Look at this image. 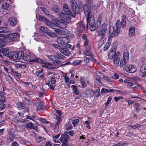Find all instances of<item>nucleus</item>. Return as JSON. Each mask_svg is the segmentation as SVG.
Here are the masks:
<instances>
[{
	"mask_svg": "<svg viewBox=\"0 0 146 146\" xmlns=\"http://www.w3.org/2000/svg\"><path fill=\"white\" fill-rule=\"evenodd\" d=\"M100 89L98 88L97 90V91L95 94V95L96 97H98L100 96Z\"/></svg>",
	"mask_w": 146,
	"mask_h": 146,
	"instance_id": "nucleus-63",
	"label": "nucleus"
},
{
	"mask_svg": "<svg viewBox=\"0 0 146 146\" xmlns=\"http://www.w3.org/2000/svg\"><path fill=\"white\" fill-rule=\"evenodd\" d=\"M112 97L111 96H110L108 98V100L107 102L105 103V105L106 106H107L109 103H110V101L111 100Z\"/></svg>",
	"mask_w": 146,
	"mask_h": 146,
	"instance_id": "nucleus-53",
	"label": "nucleus"
},
{
	"mask_svg": "<svg viewBox=\"0 0 146 146\" xmlns=\"http://www.w3.org/2000/svg\"><path fill=\"white\" fill-rule=\"evenodd\" d=\"M112 78L114 79H117L119 78V76L116 73H114L113 75L112 76Z\"/></svg>",
	"mask_w": 146,
	"mask_h": 146,
	"instance_id": "nucleus-64",
	"label": "nucleus"
},
{
	"mask_svg": "<svg viewBox=\"0 0 146 146\" xmlns=\"http://www.w3.org/2000/svg\"><path fill=\"white\" fill-rule=\"evenodd\" d=\"M68 138V135H63L61 136L60 138V140L62 143L67 142Z\"/></svg>",
	"mask_w": 146,
	"mask_h": 146,
	"instance_id": "nucleus-27",
	"label": "nucleus"
},
{
	"mask_svg": "<svg viewBox=\"0 0 146 146\" xmlns=\"http://www.w3.org/2000/svg\"><path fill=\"white\" fill-rule=\"evenodd\" d=\"M91 48L90 50L88 49H86V50L84 52V54L86 56H92V53L90 51Z\"/></svg>",
	"mask_w": 146,
	"mask_h": 146,
	"instance_id": "nucleus-33",
	"label": "nucleus"
},
{
	"mask_svg": "<svg viewBox=\"0 0 146 146\" xmlns=\"http://www.w3.org/2000/svg\"><path fill=\"white\" fill-rule=\"evenodd\" d=\"M70 4L72 9V17H75L76 16V14L77 12L78 11V5L74 0H70Z\"/></svg>",
	"mask_w": 146,
	"mask_h": 146,
	"instance_id": "nucleus-5",
	"label": "nucleus"
},
{
	"mask_svg": "<svg viewBox=\"0 0 146 146\" xmlns=\"http://www.w3.org/2000/svg\"><path fill=\"white\" fill-rule=\"evenodd\" d=\"M116 49L115 48H112L111 49L108 54V58L109 59H111L113 58V56H114L116 53Z\"/></svg>",
	"mask_w": 146,
	"mask_h": 146,
	"instance_id": "nucleus-15",
	"label": "nucleus"
},
{
	"mask_svg": "<svg viewBox=\"0 0 146 146\" xmlns=\"http://www.w3.org/2000/svg\"><path fill=\"white\" fill-rule=\"evenodd\" d=\"M72 125L70 123L69 124H68L66 126V129L67 130H70L72 129Z\"/></svg>",
	"mask_w": 146,
	"mask_h": 146,
	"instance_id": "nucleus-54",
	"label": "nucleus"
},
{
	"mask_svg": "<svg viewBox=\"0 0 146 146\" xmlns=\"http://www.w3.org/2000/svg\"><path fill=\"white\" fill-rule=\"evenodd\" d=\"M33 127V124L32 122H31L26 124L25 127L27 128L32 129Z\"/></svg>",
	"mask_w": 146,
	"mask_h": 146,
	"instance_id": "nucleus-43",
	"label": "nucleus"
},
{
	"mask_svg": "<svg viewBox=\"0 0 146 146\" xmlns=\"http://www.w3.org/2000/svg\"><path fill=\"white\" fill-rule=\"evenodd\" d=\"M29 85L28 87L30 89H35L36 88V86H34L31 83H30L29 84Z\"/></svg>",
	"mask_w": 146,
	"mask_h": 146,
	"instance_id": "nucleus-57",
	"label": "nucleus"
},
{
	"mask_svg": "<svg viewBox=\"0 0 146 146\" xmlns=\"http://www.w3.org/2000/svg\"><path fill=\"white\" fill-rule=\"evenodd\" d=\"M9 29L7 27H1L0 28V33H6L9 31Z\"/></svg>",
	"mask_w": 146,
	"mask_h": 146,
	"instance_id": "nucleus-32",
	"label": "nucleus"
},
{
	"mask_svg": "<svg viewBox=\"0 0 146 146\" xmlns=\"http://www.w3.org/2000/svg\"><path fill=\"white\" fill-rule=\"evenodd\" d=\"M140 70L143 73L142 77H146V64H143L141 66L140 68Z\"/></svg>",
	"mask_w": 146,
	"mask_h": 146,
	"instance_id": "nucleus-16",
	"label": "nucleus"
},
{
	"mask_svg": "<svg viewBox=\"0 0 146 146\" xmlns=\"http://www.w3.org/2000/svg\"><path fill=\"white\" fill-rule=\"evenodd\" d=\"M123 98L122 96H119L118 97H115L113 98V99L115 100V101H117L120 99H122Z\"/></svg>",
	"mask_w": 146,
	"mask_h": 146,
	"instance_id": "nucleus-62",
	"label": "nucleus"
},
{
	"mask_svg": "<svg viewBox=\"0 0 146 146\" xmlns=\"http://www.w3.org/2000/svg\"><path fill=\"white\" fill-rule=\"evenodd\" d=\"M85 123L86 124V127L88 129H90L91 128L89 122L88 121H85Z\"/></svg>",
	"mask_w": 146,
	"mask_h": 146,
	"instance_id": "nucleus-60",
	"label": "nucleus"
},
{
	"mask_svg": "<svg viewBox=\"0 0 146 146\" xmlns=\"http://www.w3.org/2000/svg\"><path fill=\"white\" fill-rule=\"evenodd\" d=\"M20 36V35L19 33H14L8 35V37L11 38V41H14V38L16 37L17 38H19Z\"/></svg>",
	"mask_w": 146,
	"mask_h": 146,
	"instance_id": "nucleus-20",
	"label": "nucleus"
},
{
	"mask_svg": "<svg viewBox=\"0 0 146 146\" xmlns=\"http://www.w3.org/2000/svg\"><path fill=\"white\" fill-rule=\"evenodd\" d=\"M84 45L85 49L90 50V48H91L90 46L89 45V41L88 40L84 41Z\"/></svg>",
	"mask_w": 146,
	"mask_h": 146,
	"instance_id": "nucleus-35",
	"label": "nucleus"
},
{
	"mask_svg": "<svg viewBox=\"0 0 146 146\" xmlns=\"http://www.w3.org/2000/svg\"><path fill=\"white\" fill-rule=\"evenodd\" d=\"M45 139H46L45 138L43 137H41L40 136L36 138L37 141L38 143L40 142L42 140H45Z\"/></svg>",
	"mask_w": 146,
	"mask_h": 146,
	"instance_id": "nucleus-51",
	"label": "nucleus"
},
{
	"mask_svg": "<svg viewBox=\"0 0 146 146\" xmlns=\"http://www.w3.org/2000/svg\"><path fill=\"white\" fill-rule=\"evenodd\" d=\"M69 41V39L66 37H61L58 38L57 42L58 44H64L68 43Z\"/></svg>",
	"mask_w": 146,
	"mask_h": 146,
	"instance_id": "nucleus-8",
	"label": "nucleus"
},
{
	"mask_svg": "<svg viewBox=\"0 0 146 146\" xmlns=\"http://www.w3.org/2000/svg\"><path fill=\"white\" fill-rule=\"evenodd\" d=\"M83 61L86 64H88L90 63V61L89 59L87 57L84 56L83 58Z\"/></svg>",
	"mask_w": 146,
	"mask_h": 146,
	"instance_id": "nucleus-50",
	"label": "nucleus"
},
{
	"mask_svg": "<svg viewBox=\"0 0 146 146\" xmlns=\"http://www.w3.org/2000/svg\"><path fill=\"white\" fill-rule=\"evenodd\" d=\"M120 53L119 52H117L114 56H113V62L114 65L117 66L118 65L120 60Z\"/></svg>",
	"mask_w": 146,
	"mask_h": 146,
	"instance_id": "nucleus-6",
	"label": "nucleus"
},
{
	"mask_svg": "<svg viewBox=\"0 0 146 146\" xmlns=\"http://www.w3.org/2000/svg\"><path fill=\"white\" fill-rule=\"evenodd\" d=\"M59 51L64 55L68 56L70 54V51L66 48H58Z\"/></svg>",
	"mask_w": 146,
	"mask_h": 146,
	"instance_id": "nucleus-17",
	"label": "nucleus"
},
{
	"mask_svg": "<svg viewBox=\"0 0 146 146\" xmlns=\"http://www.w3.org/2000/svg\"><path fill=\"white\" fill-rule=\"evenodd\" d=\"M0 52L3 54V55L9 56V51L8 49L5 48H2L0 50Z\"/></svg>",
	"mask_w": 146,
	"mask_h": 146,
	"instance_id": "nucleus-25",
	"label": "nucleus"
},
{
	"mask_svg": "<svg viewBox=\"0 0 146 146\" xmlns=\"http://www.w3.org/2000/svg\"><path fill=\"white\" fill-rule=\"evenodd\" d=\"M109 33L112 35L111 36H110V37H113L115 35H118L119 34V30L117 29L116 28V29L115 31L114 27L113 26H111L109 28Z\"/></svg>",
	"mask_w": 146,
	"mask_h": 146,
	"instance_id": "nucleus-11",
	"label": "nucleus"
},
{
	"mask_svg": "<svg viewBox=\"0 0 146 146\" xmlns=\"http://www.w3.org/2000/svg\"><path fill=\"white\" fill-rule=\"evenodd\" d=\"M9 135H11L15 137V132L14 130L13 129H10L9 131Z\"/></svg>",
	"mask_w": 146,
	"mask_h": 146,
	"instance_id": "nucleus-49",
	"label": "nucleus"
},
{
	"mask_svg": "<svg viewBox=\"0 0 146 146\" xmlns=\"http://www.w3.org/2000/svg\"><path fill=\"white\" fill-rule=\"evenodd\" d=\"M130 127H131L132 128L136 129L138 127H141V125L140 124H137L133 125H131Z\"/></svg>",
	"mask_w": 146,
	"mask_h": 146,
	"instance_id": "nucleus-56",
	"label": "nucleus"
},
{
	"mask_svg": "<svg viewBox=\"0 0 146 146\" xmlns=\"http://www.w3.org/2000/svg\"><path fill=\"white\" fill-rule=\"evenodd\" d=\"M63 10L64 12L68 14L69 16L72 17V12H71L68 8V5L66 3H64L63 6Z\"/></svg>",
	"mask_w": 146,
	"mask_h": 146,
	"instance_id": "nucleus-14",
	"label": "nucleus"
},
{
	"mask_svg": "<svg viewBox=\"0 0 146 146\" xmlns=\"http://www.w3.org/2000/svg\"><path fill=\"white\" fill-rule=\"evenodd\" d=\"M30 52L29 51L26 52L25 54L24 53V55L23 57V59L25 61H29L30 62V61L33 59L30 60ZM35 60V59H34Z\"/></svg>",
	"mask_w": 146,
	"mask_h": 146,
	"instance_id": "nucleus-21",
	"label": "nucleus"
},
{
	"mask_svg": "<svg viewBox=\"0 0 146 146\" xmlns=\"http://www.w3.org/2000/svg\"><path fill=\"white\" fill-rule=\"evenodd\" d=\"M54 31L59 35H64V31H62L60 29H56L54 30Z\"/></svg>",
	"mask_w": 146,
	"mask_h": 146,
	"instance_id": "nucleus-40",
	"label": "nucleus"
},
{
	"mask_svg": "<svg viewBox=\"0 0 146 146\" xmlns=\"http://www.w3.org/2000/svg\"><path fill=\"white\" fill-rule=\"evenodd\" d=\"M15 65L17 68L23 69L26 68L27 64L24 62H18L15 64Z\"/></svg>",
	"mask_w": 146,
	"mask_h": 146,
	"instance_id": "nucleus-13",
	"label": "nucleus"
},
{
	"mask_svg": "<svg viewBox=\"0 0 146 146\" xmlns=\"http://www.w3.org/2000/svg\"><path fill=\"white\" fill-rule=\"evenodd\" d=\"M129 53L127 50L123 52V57L122 58L120 61V67L124 68L127 62L129 59Z\"/></svg>",
	"mask_w": 146,
	"mask_h": 146,
	"instance_id": "nucleus-2",
	"label": "nucleus"
},
{
	"mask_svg": "<svg viewBox=\"0 0 146 146\" xmlns=\"http://www.w3.org/2000/svg\"><path fill=\"white\" fill-rule=\"evenodd\" d=\"M52 11H54L55 13H57L58 11V7L57 5H54L52 8Z\"/></svg>",
	"mask_w": 146,
	"mask_h": 146,
	"instance_id": "nucleus-47",
	"label": "nucleus"
},
{
	"mask_svg": "<svg viewBox=\"0 0 146 146\" xmlns=\"http://www.w3.org/2000/svg\"><path fill=\"white\" fill-rule=\"evenodd\" d=\"M106 40L105 38H101L98 42V48H101L102 45L104 44Z\"/></svg>",
	"mask_w": 146,
	"mask_h": 146,
	"instance_id": "nucleus-23",
	"label": "nucleus"
},
{
	"mask_svg": "<svg viewBox=\"0 0 146 146\" xmlns=\"http://www.w3.org/2000/svg\"><path fill=\"white\" fill-rule=\"evenodd\" d=\"M71 87L74 91L75 94L77 95L79 93V91L77 89V87L75 85H72Z\"/></svg>",
	"mask_w": 146,
	"mask_h": 146,
	"instance_id": "nucleus-37",
	"label": "nucleus"
},
{
	"mask_svg": "<svg viewBox=\"0 0 146 146\" xmlns=\"http://www.w3.org/2000/svg\"><path fill=\"white\" fill-rule=\"evenodd\" d=\"M17 105L19 108H21L22 109H24L25 108V106L24 104L21 102H19L17 104Z\"/></svg>",
	"mask_w": 146,
	"mask_h": 146,
	"instance_id": "nucleus-39",
	"label": "nucleus"
},
{
	"mask_svg": "<svg viewBox=\"0 0 146 146\" xmlns=\"http://www.w3.org/2000/svg\"><path fill=\"white\" fill-rule=\"evenodd\" d=\"M102 17H99L98 18L97 21V24L98 26L100 25L101 24Z\"/></svg>",
	"mask_w": 146,
	"mask_h": 146,
	"instance_id": "nucleus-55",
	"label": "nucleus"
},
{
	"mask_svg": "<svg viewBox=\"0 0 146 146\" xmlns=\"http://www.w3.org/2000/svg\"><path fill=\"white\" fill-rule=\"evenodd\" d=\"M82 61L80 60H76L74 61L73 62V64L75 65H77L80 64L82 63Z\"/></svg>",
	"mask_w": 146,
	"mask_h": 146,
	"instance_id": "nucleus-48",
	"label": "nucleus"
},
{
	"mask_svg": "<svg viewBox=\"0 0 146 146\" xmlns=\"http://www.w3.org/2000/svg\"><path fill=\"white\" fill-rule=\"evenodd\" d=\"M61 63V61L59 60H54L52 61V63L55 66H58Z\"/></svg>",
	"mask_w": 146,
	"mask_h": 146,
	"instance_id": "nucleus-42",
	"label": "nucleus"
},
{
	"mask_svg": "<svg viewBox=\"0 0 146 146\" xmlns=\"http://www.w3.org/2000/svg\"><path fill=\"white\" fill-rule=\"evenodd\" d=\"M108 25L105 23L102 24L98 31V35L101 38H105V36L108 30Z\"/></svg>",
	"mask_w": 146,
	"mask_h": 146,
	"instance_id": "nucleus-4",
	"label": "nucleus"
},
{
	"mask_svg": "<svg viewBox=\"0 0 146 146\" xmlns=\"http://www.w3.org/2000/svg\"><path fill=\"white\" fill-rule=\"evenodd\" d=\"M15 137L9 135V137L7 139V142H9L13 141Z\"/></svg>",
	"mask_w": 146,
	"mask_h": 146,
	"instance_id": "nucleus-45",
	"label": "nucleus"
},
{
	"mask_svg": "<svg viewBox=\"0 0 146 146\" xmlns=\"http://www.w3.org/2000/svg\"><path fill=\"white\" fill-rule=\"evenodd\" d=\"M9 4L5 2L3 3L2 4V7L5 10H8L9 9Z\"/></svg>",
	"mask_w": 146,
	"mask_h": 146,
	"instance_id": "nucleus-34",
	"label": "nucleus"
},
{
	"mask_svg": "<svg viewBox=\"0 0 146 146\" xmlns=\"http://www.w3.org/2000/svg\"><path fill=\"white\" fill-rule=\"evenodd\" d=\"M56 81V80L53 77H52L51 79H50V82L52 84H55Z\"/></svg>",
	"mask_w": 146,
	"mask_h": 146,
	"instance_id": "nucleus-61",
	"label": "nucleus"
},
{
	"mask_svg": "<svg viewBox=\"0 0 146 146\" xmlns=\"http://www.w3.org/2000/svg\"><path fill=\"white\" fill-rule=\"evenodd\" d=\"M110 36H109L108 38V42H107L106 44L104 46V51H106L108 48H109V46L110 45L111 42L109 40L110 39Z\"/></svg>",
	"mask_w": 146,
	"mask_h": 146,
	"instance_id": "nucleus-28",
	"label": "nucleus"
},
{
	"mask_svg": "<svg viewBox=\"0 0 146 146\" xmlns=\"http://www.w3.org/2000/svg\"><path fill=\"white\" fill-rule=\"evenodd\" d=\"M9 22L11 26L15 25L17 24L16 19L15 17H10L8 19Z\"/></svg>",
	"mask_w": 146,
	"mask_h": 146,
	"instance_id": "nucleus-22",
	"label": "nucleus"
},
{
	"mask_svg": "<svg viewBox=\"0 0 146 146\" xmlns=\"http://www.w3.org/2000/svg\"><path fill=\"white\" fill-rule=\"evenodd\" d=\"M84 26L82 23L79 22L77 24V28L78 31L82 30L84 29Z\"/></svg>",
	"mask_w": 146,
	"mask_h": 146,
	"instance_id": "nucleus-26",
	"label": "nucleus"
},
{
	"mask_svg": "<svg viewBox=\"0 0 146 146\" xmlns=\"http://www.w3.org/2000/svg\"><path fill=\"white\" fill-rule=\"evenodd\" d=\"M17 54V59L20 60L21 59H23V57L24 55V53L22 51H19Z\"/></svg>",
	"mask_w": 146,
	"mask_h": 146,
	"instance_id": "nucleus-29",
	"label": "nucleus"
},
{
	"mask_svg": "<svg viewBox=\"0 0 146 146\" xmlns=\"http://www.w3.org/2000/svg\"><path fill=\"white\" fill-rule=\"evenodd\" d=\"M67 21H66L65 19H64L57 21H56V23L57 24V26L58 27L62 29H64L66 27L67 25L66 22H67Z\"/></svg>",
	"mask_w": 146,
	"mask_h": 146,
	"instance_id": "nucleus-10",
	"label": "nucleus"
},
{
	"mask_svg": "<svg viewBox=\"0 0 146 146\" xmlns=\"http://www.w3.org/2000/svg\"><path fill=\"white\" fill-rule=\"evenodd\" d=\"M126 22L125 20H122L121 22L118 20L116 23V28L119 30L120 29L123 28L126 26Z\"/></svg>",
	"mask_w": 146,
	"mask_h": 146,
	"instance_id": "nucleus-9",
	"label": "nucleus"
},
{
	"mask_svg": "<svg viewBox=\"0 0 146 146\" xmlns=\"http://www.w3.org/2000/svg\"><path fill=\"white\" fill-rule=\"evenodd\" d=\"M135 28L132 27H130L129 29V36H133L135 35Z\"/></svg>",
	"mask_w": 146,
	"mask_h": 146,
	"instance_id": "nucleus-30",
	"label": "nucleus"
},
{
	"mask_svg": "<svg viewBox=\"0 0 146 146\" xmlns=\"http://www.w3.org/2000/svg\"><path fill=\"white\" fill-rule=\"evenodd\" d=\"M9 57L10 59L12 60H15L17 59V53L15 52H12L9 55Z\"/></svg>",
	"mask_w": 146,
	"mask_h": 146,
	"instance_id": "nucleus-19",
	"label": "nucleus"
},
{
	"mask_svg": "<svg viewBox=\"0 0 146 146\" xmlns=\"http://www.w3.org/2000/svg\"><path fill=\"white\" fill-rule=\"evenodd\" d=\"M126 72L130 73H134L136 71L137 69L135 66L133 64H127L125 68Z\"/></svg>",
	"mask_w": 146,
	"mask_h": 146,
	"instance_id": "nucleus-7",
	"label": "nucleus"
},
{
	"mask_svg": "<svg viewBox=\"0 0 146 146\" xmlns=\"http://www.w3.org/2000/svg\"><path fill=\"white\" fill-rule=\"evenodd\" d=\"M48 57L49 59L53 61H54V60L55 59V56L53 55H50L48 56Z\"/></svg>",
	"mask_w": 146,
	"mask_h": 146,
	"instance_id": "nucleus-59",
	"label": "nucleus"
},
{
	"mask_svg": "<svg viewBox=\"0 0 146 146\" xmlns=\"http://www.w3.org/2000/svg\"><path fill=\"white\" fill-rule=\"evenodd\" d=\"M46 34L49 36L52 37L57 36V35L54 32L50 31L49 30H48Z\"/></svg>",
	"mask_w": 146,
	"mask_h": 146,
	"instance_id": "nucleus-38",
	"label": "nucleus"
},
{
	"mask_svg": "<svg viewBox=\"0 0 146 146\" xmlns=\"http://www.w3.org/2000/svg\"><path fill=\"white\" fill-rule=\"evenodd\" d=\"M31 62H37L41 63L42 64H44V65H43L42 67L43 68H46L49 69H54L55 68L52 66V64L51 63L45 62L44 61L38 58H36L35 60H31L30 61Z\"/></svg>",
	"mask_w": 146,
	"mask_h": 146,
	"instance_id": "nucleus-3",
	"label": "nucleus"
},
{
	"mask_svg": "<svg viewBox=\"0 0 146 146\" xmlns=\"http://www.w3.org/2000/svg\"><path fill=\"white\" fill-rule=\"evenodd\" d=\"M106 92L108 93V90L104 88H103L101 90V93Z\"/></svg>",
	"mask_w": 146,
	"mask_h": 146,
	"instance_id": "nucleus-58",
	"label": "nucleus"
},
{
	"mask_svg": "<svg viewBox=\"0 0 146 146\" xmlns=\"http://www.w3.org/2000/svg\"><path fill=\"white\" fill-rule=\"evenodd\" d=\"M39 29L41 31L46 33L48 30V29L46 27L43 26L40 27Z\"/></svg>",
	"mask_w": 146,
	"mask_h": 146,
	"instance_id": "nucleus-41",
	"label": "nucleus"
},
{
	"mask_svg": "<svg viewBox=\"0 0 146 146\" xmlns=\"http://www.w3.org/2000/svg\"><path fill=\"white\" fill-rule=\"evenodd\" d=\"M79 121V119H76L73 120L72 121V123L74 126H75L77 125Z\"/></svg>",
	"mask_w": 146,
	"mask_h": 146,
	"instance_id": "nucleus-44",
	"label": "nucleus"
},
{
	"mask_svg": "<svg viewBox=\"0 0 146 146\" xmlns=\"http://www.w3.org/2000/svg\"><path fill=\"white\" fill-rule=\"evenodd\" d=\"M5 37L4 35L0 34V47H3L7 44L6 42L3 40V38Z\"/></svg>",
	"mask_w": 146,
	"mask_h": 146,
	"instance_id": "nucleus-18",
	"label": "nucleus"
},
{
	"mask_svg": "<svg viewBox=\"0 0 146 146\" xmlns=\"http://www.w3.org/2000/svg\"><path fill=\"white\" fill-rule=\"evenodd\" d=\"M133 87H132L133 88H136L138 89H141L142 88V86L139 84H134Z\"/></svg>",
	"mask_w": 146,
	"mask_h": 146,
	"instance_id": "nucleus-52",
	"label": "nucleus"
},
{
	"mask_svg": "<svg viewBox=\"0 0 146 146\" xmlns=\"http://www.w3.org/2000/svg\"><path fill=\"white\" fill-rule=\"evenodd\" d=\"M56 57L58 59H64L65 57L60 53L56 52Z\"/></svg>",
	"mask_w": 146,
	"mask_h": 146,
	"instance_id": "nucleus-31",
	"label": "nucleus"
},
{
	"mask_svg": "<svg viewBox=\"0 0 146 146\" xmlns=\"http://www.w3.org/2000/svg\"><path fill=\"white\" fill-rule=\"evenodd\" d=\"M69 15L66 13L65 14L64 12L63 11H61L58 14V16L60 18L64 19H65L66 21H68L67 22L68 23H69V21H70V18Z\"/></svg>",
	"mask_w": 146,
	"mask_h": 146,
	"instance_id": "nucleus-12",
	"label": "nucleus"
},
{
	"mask_svg": "<svg viewBox=\"0 0 146 146\" xmlns=\"http://www.w3.org/2000/svg\"><path fill=\"white\" fill-rule=\"evenodd\" d=\"M23 93L27 96H30L31 95H33V92L26 91H24Z\"/></svg>",
	"mask_w": 146,
	"mask_h": 146,
	"instance_id": "nucleus-46",
	"label": "nucleus"
},
{
	"mask_svg": "<svg viewBox=\"0 0 146 146\" xmlns=\"http://www.w3.org/2000/svg\"><path fill=\"white\" fill-rule=\"evenodd\" d=\"M83 9L84 13L86 16L87 26L91 31H94L96 29V27L93 13L89 10L86 4L83 5Z\"/></svg>",
	"mask_w": 146,
	"mask_h": 146,
	"instance_id": "nucleus-1",
	"label": "nucleus"
},
{
	"mask_svg": "<svg viewBox=\"0 0 146 146\" xmlns=\"http://www.w3.org/2000/svg\"><path fill=\"white\" fill-rule=\"evenodd\" d=\"M13 76V75L11 72H8L7 75H6L5 77V79L7 81L11 82L12 81Z\"/></svg>",
	"mask_w": 146,
	"mask_h": 146,
	"instance_id": "nucleus-24",
	"label": "nucleus"
},
{
	"mask_svg": "<svg viewBox=\"0 0 146 146\" xmlns=\"http://www.w3.org/2000/svg\"><path fill=\"white\" fill-rule=\"evenodd\" d=\"M96 75L100 78L103 79H106V76L103 74L101 72H96Z\"/></svg>",
	"mask_w": 146,
	"mask_h": 146,
	"instance_id": "nucleus-36",
	"label": "nucleus"
}]
</instances>
